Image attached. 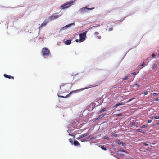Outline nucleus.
<instances>
[{
	"instance_id": "obj_1",
	"label": "nucleus",
	"mask_w": 159,
	"mask_h": 159,
	"mask_svg": "<svg viewBox=\"0 0 159 159\" xmlns=\"http://www.w3.org/2000/svg\"><path fill=\"white\" fill-rule=\"evenodd\" d=\"M42 54L44 58H45L50 55V51L47 48H44L42 49Z\"/></svg>"
},
{
	"instance_id": "obj_2",
	"label": "nucleus",
	"mask_w": 159,
	"mask_h": 159,
	"mask_svg": "<svg viewBox=\"0 0 159 159\" xmlns=\"http://www.w3.org/2000/svg\"><path fill=\"white\" fill-rule=\"evenodd\" d=\"M86 32H84L80 34L79 41L80 42H82L84 41L85 40L86 37Z\"/></svg>"
},
{
	"instance_id": "obj_3",
	"label": "nucleus",
	"mask_w": 159,
	"mask_h": 159,
	"mask_svg": "<svg viewBox=\"0 0 159 159\" xmlns=\"http://www.w3.org/2000/svg\"><path fill=\"white\" fill-rule=\"evenodd\" d=\"M74 2V1H72L70 2H67L63 4L61 7L62 9H63L69 7L72 5V3Z\"/></svg>"
},
{
	"instance_id": "obj_4",
	"label": "nucleus",
	"mask_w": 159,
	"mask_h": 159,
	"mask_svg": "<svg viewBox=\"0 0 159 159\" xmlns=\"http://www.w3.org/2000/svg\"><path fill=\"white\" fill-rule=\"evenodd\" d=\"M94 8V7L93 8H87L86 7H84L83 8H81L80 9V12L81 13H85L87 12V10H91L92 9H93Z\"/></svg>"
},
{
	"instance_id": "obj_5",
	"label": "nucleus",
	"mask_w": 159,
	"mask_h": 159,
	"mask_svg": "<svg viewBox=\"0 0 159 159\" xmlns=\"http://www.w3.org/2000/svg\"><path fill=\"white\" fill-rule=\"evenodd\" d=\"M82 90V89H80V90H74V91H72L70 92V93H69L68 94H67L65 97H64V96H60V95H59L58 94V97H60L62 98H66L69 96L72 93H73V92H79L80 90Z\"/></svg>"
},
{
	"instance_id": "obj_6",
	"label": "nucleus",
	"mask_w": 159,
	"mask_h": 159,
	"mask_svg": "<svg viewBox=\"0 0 159 159\" xmlns=\"http://www.w3.org/2000/svg\"><path fill=\"white\" fill-rule=\"evenodd\" d=\"M60 16V15H57L56 14H53L52 15L50 16L49 17V18L50 20H52L56 19L59 17Z\"/></svg>"
},
{
	"instance_id": "obj_7",
	"label": "nucleus",
	"mask_w": 159,
	"mask_h": 159,
	"mask_svg": "<svg viewBox=\"0 0 159 159\" xmlns=\"http://www.w3.org/2000/svg\"><path fill=\"white\" fill-rule=\"evenodd\" d=\"M72 25H75V24H74V23H71L69 24L68 25H66V26L61 28L60 30H65L67 28L70 27Z\"/></svg>"
},
{
	"instance_id": "obj_8",
	"label": "nucleus",
	"mask_w": 159,
	"mask_h": 159,
	"mask_svg": "<svg viewBox=\"0 0 159 159\" xmlns=\"http://www.w3.org/2000/svg\"><path fill=\"white\" fill-rule=\"evenodd\" d=\"M48 22V19H45L43 22L41 24L40 27H43L45 26Z\"/></svg>"
},
{
	"instance_id": "obj_9",
	"label": "nucleus",
	"mask_w": 159,
	"mask_h": 159,
	"mask_svg": "<svg viewBox=\"0 0 159 159\" xmlns=\"http://www.w3.org/2000/svg\"><path fill=\"white\" fill-rule=\"evenodd\" d=\"M4 76L5 78H7L8 79H13L14 78V77L13 76H12L10 75H8L6 74H4Z\"/></svg>"
},
{
	"instance_id": "obj_10",
	"label": "nucleus",
	"mask_w": 159,
	"mask_h": 159,
	"mask_svg": "<svg viewBox=\"0 0 159 159\" xmlns=\"http://www.w3.org/2000/svg\"><path fill=\"white\" fill-rule=\"evenodd\" d=\"M75 146H80V144L77 140H74L73 143Z\"/></svg>"
},
{
	"instance_id": "obj_11",
	"label": "nucleus",
	"mask_w": 159,
	"mask_h": 159,
	"mask_svg": "<svg viewBox=\"0 0 159 159\" xmlns=\"http://www.w3.org/2000/svg\"><path fill=\"white\" fill-rule=\"evenodd\" d=\"M89 135V134L88 133L82 134L80 136L79 138H82L88 135Z\"/></svg>"
},
{
	"instance_id": "obj_12",
	"label": "nucleus",
	"mask_w": 159,
	"mask_h": 159,
	"mask_svg": "<svg viewBox=\"0 0 159 159\" xmlns=\"http://www.w3.org/2000/svg\"><path fill=\"white\" fill-rule=\"evenodd\" d=\"M71 43V40H68L65 42V44L67 45H69Z\"/></svg>"
},
{
	"instance_id": "obj_13",
	"label": "nucleus",
	"mask_w": 159,
	"mask_h": 159,
	"mask_svg": "<svg viewBox=\"0 0 159 159\" xmlns=\"http://www.w3.org/2000/svg\"><path fill=\"white\" fill-rule=\"evenodd\" d=\"M117 144H118L119 145L120 144H122V145H124L125 143L124 142H121L119 140H118L117 141Z\"/></svg>"
},
{
	"instance_id": "obj_14",
	"label": "nucleus",
	"mask_w": 159,
	"mask_h": 159,
	"mask_svg": "<svg viewBox=\"0 0 159 159\" xmlns=\"http://www.w3.org/2000/svg\"><path fill=\"white\" fill-rule=\"evenodd\" d=\"M106 110V108H104L102 109H101V110L99 111V112L100 113H102L105 111Z\"/></svg>"
},
{
	"instance_id": "obj_15",
	"label": "nucleus",
	"mask_w": 159,
	"mask_h": 159,
	"mask_svg": "<svg viewBox=\"0 0 159 159\" xmlns=\"http://www.w3.org/2000/svg\"><path fill=\"white\" fill-rule=\"evenodd\" d=\"M124 104V103H119L117 104H116L115 105V106L117 107L120 105H123Z\"/></svg>"
},
{
	"instance_id": "obj_16",
	"label": "nucleus",
	"mask_w": 159,
	"mask_h": 159,
	"mask_svg": "<svg viewBox=\"0 0 159 159\" xmlns=\"http://www.w3.org/2000/svg\"><path fill=\"white\" fill-rule=\"evenodd\" d=\"M119 151L123 152H125L126 153H128V152L126 150H125L123 149H120L119 150Z\"/></svg>"
},
{
	"instance_id": "obj_17",
	"label": "nucleus",
	"mask_w": 159,
	"mask_h": 159,
	"mask_svg": "<svg viewBox=\"0 0 159 159\" xmlns=\"http://www.w3.org/2000/svg\"><path fill=\"white\" fill-rule=\"evenodd\" d=\"M101 148L103 150H107L106 148L104 146H102L101 147Z\"/></svg>"
},
{
	"instance_id": "obj_18",
	"label": "nucleus",
	"mask_w": 159,
	"mask_h": 159,
	"mask_svg": "<svg viewBox=\"0 0 159 159\" xmlns=\"http://www.w3.org/2000/svg\"><path fill=\"white\" fill-rule=\"evenodd\" d=\"M148 125H145L141 126V127L142 128H146L148 126Z\"/></svg>"
},
{
	"instance_id": "obj_19",
	"label": "nucleus",
	"mask_w": 159,
	"mask_h": 159,
	"mask_svg": "<svg viewBox=\"0 0 159 159\" xmlns=\"http://www.w3.org/2000/svg\"><path fill=\"white\" fill-rule=\"evenodd\" d=\"M69 142H70V143H71L72 144H73V140L71 138H70L69 139Z\"/></svg>"
},
{
	"instance_id": "obj_20",
	"label": "nucleus",
	"mask_w": 159,
	"mask_h": 159,
	"mask_svg": "<svg viewBox=\"0 0 159 159\" xmlns=\"http://www.w3.org/2000/svg\"><path fill=\"white\" fill-rule=\"evenodd\" d=\"M135 86H137L138 88H139L140 86V85L138 84H134V86L135 87Z\"/></svg>"
},
{
	"instance_id": "obj_21",
	"label": "nucleus",
	"mask_w": 159,
	"mask_h": 159,
	"mask_svg": "<svg viewBox=\"0 0 159 159\" xmlns=\"http://www.w3.org/2000/svg\"><path fill=\"white\" fill-rule=\"evenodd\" d=\"M129 78L128 76H126L125 77L123 78V80H127Z\"/></svg>"
},
{
	"instance_id": "obj_22",
	"label": "nucleus",
	"mask_w": 159,
	"mask_h": 159,
	"mask_svg": "<svg viewBox=\"0 0 159 159\" xmlns=\"http://www.w3.org/2000/svg\"><path fill=\"white\" fill-rule=\"evenodd\" d=\"M105 115H106V114H103L101 115L99 117V118H102Z\"/></svg>"
},
{
	"instance_id": "obj_23",
	"label": "nucleus",
	"mask_w": 159,
	"mask_h": 159,
	"mask_svg": "<svg viewBox=\"0 0 159 159\" xmlns=\"http://www.w3.org/2000/svg\"><path fill=\"white\" fill-rule=\"evenodd\" d=\"M80 140H81L82 142L86 141L87 140L86 139H83L82 138H81L80 139Z\"/></svg>"
},
{
	"instance_id": "obj_24",
	"label": "nucleus",
	"mask_w": 159,
	"mask_h": 159,
	"mask_svg": "<svg viewBox=\"0 0 159 159\" xmlns=\"http://www.w3.org/2000/svg\"><path fill=\"white\" fill-rule=\"evenodd\" d=\"M157 67V65L156 64H155L153 66V68L154 69L156 68Z\"/></svg>"
},
{
	"instance_id": "obj_25",
	"label": "nucleus",
	"mask_w": 159,
	"mask_h": 159,
	"mask_svg": "<svg viewBox=\"0 0 159 159\" xmlns=\"http://www.w3.org/2000/svg\"><path fill=\"white\" fill-rule=\"evenodd\" d=\"M145 63L144 62H143L142 64L141 65V66H142L143 67H144L145 66Z\"/></svg>"
},
{
	"instance_id": "obj_26",
	"label": "nucleus",
	"mask_w": 159,
	"mask_h": 159,
	"mask_svg": "<svg viewBox=\"0 0 159 159\" xmlns=\"http://www.w3.org/2000/svg\"><path fill=\"white\" fill-rule=\"evenodd\" d=\"M158 95V93H153V95L154 96H157Z\"/></svg>"
},
{
	"instance_id": "obj_27",
	"label": "nucleus",
	"mask_w": 159,
	"mask_h": 159,
	"mask_svg": "<svg viewBox=\"0 0 159 159\" xmlns=\"http://www.w3.org/2000/svg\"><path fill=\"white\" fill-rule=\"evenodd\" d=\"M64 86V85L63 84H62L61 85L60 87V89L62 90L61 88L63 87Z\"/></svg>"
},
{
	"instance_id": "obj_28",
	"label": "nucleus",
	"mask_w": 159,
	"mask_h": 159,
	"mask_svg": "<svg viewBox=\"0 0 159 159\" xmlns=\"http://www.w3.org/2000/svg\"><path fill=\"white\" fill-rule=\"evenodd\" d=\"M142 129H137V131L138 132H141L142 131Z\"/></svg>"
},
{
	"instance_id": "obj_29",
	"label": "nucleus",
	"mask_w": 159,
	"mask_h": 159,
	"mask_svg": "<svg viewBox=\"0 0 159 159\" xmlns=\"http://www.w3.org/2000/svg\"><path fill=\"white\" fill-rule=\"evenodd\" d=\"M134 98H131V99H129V100H128L127 101V102H130V101H132V100H133V99H134Z\"/></svg>"
},
{
	"instance_id": "obj_30",
	"label": "nucleus",
	"mask_w": 159,
	"mask_h": 159,
	"mask_svg": "<svg viewBox=\"0 0 159 159\" xmlns=\"http://www.w3.org/2000/svg\"><path fill=\"white\" fill-rule=\"evenodd\" d=\"M113 136L115 137H117V135L116 134L113 133Z\"/></svg>"
},
{
	"instance_id": "obj_31",
	"label": "nucleus",
	"mask_w": 159,
	"mask_h": 159,
	"mask_svg": "<svg viewBox=\"0 0 159 159\" xmlns=\"http://www.w3.org/2000/svg\"><path fill=\"white\" fill-rule=\"evenodd\" d=\"M155 118L156 119H159V116H156L155 117Z\"/></svg>"
},
{
	"instance_id": "obj_32",
	"label": "nucleus",
	"mask_w": 159,
	"mask_h": 159,
	"mask_svg": "<svg viewBox=\"0 0 159 159\" xmlns=\"http://www.w3.org/2000/svg\"><path fill=\"white\" fill-rule=\"evenodd\" d=\"M148 91H146L145 92H144L143 93L145 95H147L148 94Z\"/></svg>"
},
{
	"instance_id": "obj_33",
	"label": "nucleus",
	"mask_w": 159,
	"mask_h": 159,
	"mask_svg": "<svg viewBox=\"0 0 159 159\" xmlns=\"http://www.w3.org/2000/svg\"><path fill=\"white\" fill-rule=\"evenodd\" d=\"M143 144L145 145V146H148L149 145L148 144H147L145 143H143Z\"/></svg>"
},
{
	"instance_id": "obj_34",
	"label": "nucleus",
	"mask_w": 159,
	"mask_h": 159,
	"mask_svg": "<svg viewBox=\"0 0 159 159\" xmlns=\"http://www.w3.org/2000/svg\"><path fill=\"white\" fill-rule=\"evenodd\" d=\"M152 57L153 58H154L155 57H156V55L154 54V53H153L152 54Z\"/></svg>"
},
{
	"instance_id": "obj_35",
	"label": "nucleus",
	"mask_w": 159,
	"mask_h": 159,
	"mask_svg": "<svg viewBox=\"0 0 159 159\" xmlns=\"http://www.w3.org/2000/svg\"><path fill=\"white\" fill-rule=\"evenodd\" d=\"M131 124L132 125H134L135 124V123L134 122H131Z\"/></svg>"
},
{
	"instance_id": "obj_36",
	"label": "nucleus",
	"mask_w": 159,
	"mask_h": 159,
	"mask_svg": "<svg viewBox=\"0 0 159 159\" xmlns=\"http://www.w3.org/2000/svg\"><path fill=\"white\" fill-rule=\"evenodd\" d=\"M152 120H148V123H150L151 122Z\"/></svg>"
},
{
	"instance_id": "obj_37",
	"label": "nucleus",
	"mask_w": 159,
	"mask_h": 159,
	"mask_svg": "<svg viewBox=\"0 0 159 159\" xmlns=\"http://www.w3.org/2000/svg\"><path fill=\"white\" fill-rule=\"evenodd\" d=\"M97 36V38L98 39H100L101 38V36H100L98 35V36Z\"/></svg>"
},
{
	"instance_id": "obj_38",
	"label": "nucleus",
	"mask_w": 159,
	"mask_h": 159,
	"mask_svg": "<svg viewBox=\"0 0 159 159\" xmlns=\"http://www.w3.org/2000/svg\"><path fill=\"white\" fill-rule=\"evenodd\" d=\"M132 74L133 75H136V73L135 72H134L132 73Z\"/></svg>"
},
{
	"instance_id": "obj_39",
	"label": "nucleus",
	"mask_w": 159,
	"mask_h": 159,
	"mask_svg": "<svg viewBox=\"0 0 159 159\" xmlns=\"http://www.w3.org/2000/svg\"><path fill=\"white\" fill-rule=\"evenodd\" d=\"M95 34H96V35H98L99 34V33H98L97 32H95Z\"/></svg>"
},
{
	"instance_id": "obj_40",
	"label": "nucleus",
	"mask_w": 159,
	"mask_h": 159,
	"mask_svg": "<svg viewBox=\"0 0 159 159\" xmlns=\"http://www.w3.org/2000/svg\"><path fill=\"white\" fill-rule=\"evenodd\" d=\"M75 41L76 42H78L79 41H79V39H76L75 40Z\"/></svg>"
},
{
	"instance_id": "obj_41",
	"label": "nucleus",
	"mask_w": 159,
	"mask_h": 159,
	"mask_svg": "<svg viewBox=\"0 0 159 159\" xmlns=\"http://www.w3.org/2000/svg\"><path fill=\"white\" fill-rule=\"evenodd\" d=\"M159 100V98H156L155 99V101H158Z\"/></svg>"
},
{
	"instance_id": "obj_42",
	"label": "nucleus",
	"mask_w": 159,
	"mask_h": 159,
	"mask_svg": "<svg viewBox=\"0 0 159 159\" xmlns=\"http://www.w3.org/2000/svg\"><path fill=\"white\" fill-rule=\"evenodd\" d=\"M113 30V29L112 28H110L109 29V31H111Z\"/></svg>"
},
{
	"instance_id": "obj_43",
	"label": "nucleus",
	"mask_w": 159,
	"mask_h": 159,
	"mask_svg": "<svg viewBox=\"0 0 159 159\" xmlns=\"http://www.w3.org/2000/svg\"><path fill=\"white\" fill-rule=\"evenodd\" d=\"M80 138V136H79V137L78 138H77L76 139H81V138Z\"/></svg>"
},
{
	"instance_id": "obj_44",
	"label": "nucleus",
	"mask_w": 159,
	"mask_h": 159,
	"mask_svg": "<svg viewBox=\"0 0 159 159\" xmlns=\"http://www.w3.org/2000/svg\"><path fill=\"white\" fill-rule=\"evenodd\" d=\"M156 125H159V122L157 123Z\"/></svg>"
},
{
	"instance_id": "obj_45",
	"label": "nucleus",
	"mask_w": 159,
	"mask_h": 159,
	"mask_svg": "<svg viewBox=\"0 0 159 159\" xmlns=\"http://www.w3.org/2000/svg\"><path fill=\"white\" fill-rule=\"evenodd\" d=\"M121 115H122L121 114H118L117 115H118L119 116H121Z\"/></svg>"
},
{
	"instance_id": "obj_46",
	"label": "nucleus",
	"mask_w": 159,
	"mask_h": 159,
	"mask_svg": "<svg viewBox=\"0 0 159 159\" xmlns=\"http://www.w3.org/2000/svg\"><path fill=\"white\" fill-rule=\"evenodd\" d=\"M90 137V136H89L88 137L86 138V139H89V138Z\"/></svg>"
},
{
	"instance_id": "obj_47",
	"label": "nucleus",
	"mask_w": 159,
	"mask_h": 159,
	"mask_svg": "<svg viewBox=\"0 0 159 159\" xmlns=\"http://www.w3.org/2000/svg\"><path fill=\"white\" fill-rule=\"evenodd\" d=\"M98 26H93L92 27H97ZM91 28H92V27H91Z\"/></svg>"
},
{
	"instance_id": "obj_48",
	"label": "nucleus",
	"mask_w": 159,
	"mask_h": 159,
	"mask_svg": "<svg viewBox=\"0 0 159 159\" xmlns=\"http://www.w3.org/2000/svg\"><path fill=\"white\" fill-rule=\"evenodd\" d=\"M158 56L159 57V53L158 54Z\"/></svg>"
},
{
	"instance_id": "obj_49",
	"label": "nucleus",
	"mask_w": 159,
	"mask_h": 159,
	"mask_svg": "<svg viewBox=\"0 0 159 159\" xmlns=\"http://www.w3.org/2000/svg\"><path fill=\"white\" fill-rule=\"evenodd\" d=\"M152 119H153V117H152Z\"/></svg>"
}]
</instances>
